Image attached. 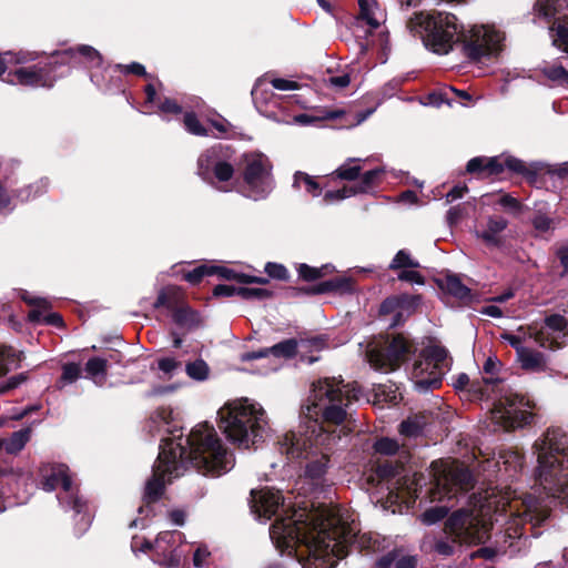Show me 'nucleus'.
Masks as SVG:
<instances>
[{
  "instance_id": "nucleus-6",
  "label": "nucleus",
  "mask_w": 568,
  "mask_h": 568,
  "mask_svg": "<svg viewBox=\"0 0 568 568\" xmlns=\"http://www.w3.org/2000/svg\"><path fill=\"white\" fill-rule=\"evenodd\" d=\"M219 426L231 442L250 448L263 438L267 420L263 407L245 398L220 408Z\"/></svg>"
},
{
  "instance_id": "nucleus-20",
  "label": "nucleus",
  "mask_w": 568,
  "mask_h": 568,
  "mask_svg": "<svg viewBox=\"0 0 568 568\" xmlns=\"http://www.w3.org/2000/svg\"><path fill=\"white\" fill-rule=\"evenodd\" d=\"M10 83H19L32 88L52 87L54 78L45 67L19 68L13 73H9Z\"/></svg>"
},
{
  "instance_id": "nucleus-48",
  "label": "nucleus",
  "mask_w": 568,
  "mask_h": 568,
  "mask_svg": "<svg viewBox=\"0 0 568 568\" xmlns=\"http://www.w3.org/2000/svg\"><path fill=\"white\" fill-rule=\"evenodd\" d=\"M448 513L447 506H434L422 515V521L426 525H433L443 519Z\"/></svg>"
},
{
  "instance_id": "nucleus-5",
  "label": "nucleus",
  "mask_w": 568,
  "mask_h": 568,
  "mask_svg": "<svg viewBox=\"0 0 568 568\" xmlns=\"http://www.w3.org/2000/svg\"><path fill=\"white\" fill-rule=\"evenodd\" d=\"M534 448L539 484L568 507V435L559 427L548 428Z\"/></svg>"
},
{
  "instance_id": "nucleus-10",
  "label": "nucleus",
  "mask_w": 568,
  "mask_h": 568,
  "mask_svg": "<svg viewBox=\"0 0 568 568\" xmlns=\"http://www.w3.org/2000/svg\"><path fill=\"white\" fill-rule=\"evenodd\" d=\"M452 359L448 352L438 345L426 347L415 361L410 379L420 392L437 388L444 374L449 371Z\"/></svg>"
},
{
  "instance_id": "nucleus-25",
  "label": "nucleus",
  "mask_w": 568,
  "mask_h": 568,
  "mask_svg": "<svg viewBox=\"0 0 568 568\" xmlns=\"http://www.w3.org/2000/svg\"><path fill=\"white\" fill-rule=\"evenodd\" d=\"M23 300L29 304L34 305L36 308L30 311L29 318L32 322H45L51 325L60 326L62 325V317L58 313L44 314L47 308L49 307V303L44 298L32 297L27 298L23 296Z\"/></svg>"
},
{
  "instance_id": "nucleus-19",
  "label": "nucleus",
  "mask_w": 568,
  "mask_h": 568,
  "mask_svg": "<svg viewBox=\"0 0 568 568\" xmlns=\"http://www.w3.org/2000/svg\"><path fill=\"white\" fill-rule=\"evenodd\" d=\"M252 510L258 517L270 519L275 515L281 506H284V498L278 490L263 488L252 490Z\"/></svg>"
},
{
  "instance_id": "nucleus-31",
  "label": "nucleus",
  "mask_w": 568,
  "mask_h": 568,
  "mask_svg": "<svg viewBox=\"0 0 568 568\" xmlns=\"http://www.w3.org/2000/svg\"><path fill=\"white\" fill-rule=\"evenodd\" d=\"M442 287L459 300H467L470 296V290L456 275H447L442 282Z\"/></svg>"
},
{
  "instance_id": "nucleus-9",
  "label": "nucleus",
  "mask_w": 568,
  "mask_h": 568,
  "mask_svg": "<svg viewBox=\"0 0 568 568\" xmlns=\"http://www.w3.org/2000/svg\"><path fill=\"white\" fill-rule=\"evenodd\" d=\"M415 352L413 343L403 334L381 337L367 347L369 365L379 372L396 371Z\"/></svg>"
},
{
  "instance_id": "nucleus-56",
  "label": "nucleus",
  "mask_w": 568,
  "mask_h": 568,
  "mask_svg": "<svg viewBox=\"0 0 568 568\" xmlns=\"http://www.w3.org/2000/svg\"><path fill=\"white\" fill-rule=\"evenodd\" d=\"M398 280L423 285L424 276L415 268L398 270Z\"/></svg>"
},
{
  "instance_id": "nucleus-41",
  "label": "nucleus",
  "mask_w": 568,
  "mask_h": 568,
  "mask_svg": "<svg viewBox=\"0 0 568 568\" xmlns=\"http://www.w3.org/2000/svg\"><path fill=\"white\" fill-rule=\"evenodd\" d=\"M334 267L329 264L323 265L321 267H312L308 266L307 264H300L297 272L303 280L315 281L332 273Z\"/></svg>"
},
{
  "instance_id": "nucleus-51",
  "label": "nucleus",
  "mask_w": 568,
  "mask_h": 568,
  "mask_svg": "<svg viewBox=\"0 0 568 568\" xmlns=\"http://www.w3.org/2000/svg\"><path fill=\"white\" fill-rule=\"evenodd\" d=\"M399 433L407 437H415L420 433V424L415 418H408L402 422Z\"/></svg>"
},
{
  "instance_id": "nucleus-29",
  "label": "nucleus",
  "mask_w": 568,
  "mask_h": 568,
  "mask_svg": "<svg viewBox=\"0 0 568 568\" xmlns=\"http://www.w3.org/2000/svg\"><path fill=\"white\" fill-rule=\"evenodd\" d=\"M353 290V282L351 278L339 277L320 283L312 290L314 294H322L326 292H351Z\"/></svg>"
},
{
  "instance_id": "nucleus-28",
  "label": "nucleus",
  "mask_w": 568,
  "mask_h": 568,
  "mask_svg": "<svg viewBox=\"0 0 568 568\" xmlns=\"http://www.w3.org/2000/svg\"><path fill=\"white\" fill-rule=\"evenodd\" d=\"M507 221L503 217H490L485 230L478 232V236L487 245H498L500 243V233L506 229Z\"/></svg>"
},
{
  "instance_id": "nucleus-27",
  "label": "nucleus",
  "mask_w": 568,
  "mask_h": 568,
  "mask_svg": "<svg viewBox=\"0 0 568 568\" xmlns=\"http://www.w3.org/2000/svg\"><path fill=\"white\" fill-rule=\"evenodd\" d=\"M485 170L488 174H498L503 172L504 168L514 172H524L525 163L518 159L507 156L505 159L499 156L485 158Z\"/></svg>"
},
{
  "instance_id": "nucleus-21",
  "label": "nucleus",
  "mask_w": 568,
  "mask_h": 568,
  "mask_svg": "<svg viewBox=\"0 0 568 568\" xmlns=\"http://www.w3.org/2000/svg\"><path fill=\"white\" fill-rule=\"evenodd\" d=\"M381 173H382V171L378 169L367 171L363 174L361 183L357 187L344 186L343 189L337 190V191H328L324 195V201L326 203H332L334 201L344 200V199L355 195L357 193L368 192L373 187V185L376 183Z\"/></svg>"
},
{
  "instance_id": "nucleus-11",
  "label": "nucleus",
  "mask_w": 568,
  "mask_h": 568,
  "mask_svg": "<svg viewBox=\"0 0 568 568\" xmlns=\"http://www.w3.org/2000/svg\"><path fill=\"white\" fill-rule=\"evenodd\" d=\"M432 477L434 487L429 489L432 501L452 497L458 490L470 487L473 476L469 469L457 460H437L432 464Z\"/></svg>"
},
{
  "instance_id": "nucleus-47",
  "label": "nucleus",
  "mask_w": 568,
  "mask_h": 568,
  "mask_svg": "<svg viewBox=\"0 0 568 568\" xmlns=\"http://www.w3.org/2000/svg\"><path fill=\"white\" fill-rule=\"evenodd\" d=\"M374 449L381 455H394L399 449V445L395 439L383 437L374 444Z\"/></svg>"
},
{
  "instance_id": "nucleus-24",
  "label": "nucleus",
  "mask_w": 568,
  "mask_h": 568,
  "mask_svg": "<svg viewBox=\"0 0 568 568\" xmlns=\"http://www.w3.org/2000/svg\"><path fill=\"white\" fill-rule=\"evenodd\" d=\"M358 20L371 29H377L385 21V13L376 0H359Z\"/></svg>"
},
{
  "instance_id": "nucleus-38",
  "label": "nucleus",
  "mask_w": 568,
  "mask_h": 568,
  "mask_svg": "<svg viewBox=\"0 0 568 568\" xmlns=\"http://www.w3.org/2000/svg\"><path fill=\"white\" fill-rule=\"evenodd\" d=\"M293 186L296 189H305L307 193H310L313 196H318L322 189L320 184L316 182V180L304 173V172H296L294 175V182Z\"/></svg>"
},
{
  "instance_id": "nucleus-2",
  "label": "nucleus",
  "mask_w": 568,
  "mask_h": 568,
  "mask_svg": "<svg viewBox=\"0 0 568 568\" xmlns=\"http://www.w3.org/2000/svg\"><path fill=\"white\" fill-rule=\"evenodd\" d=\"M361 389L356 383L344 384L335 378H322L313 383L305 422L298 433H287L278 442L280 452L291 462L305 464L310 478H321L329 463L335 444L329 425H339L346 417V407L358 399Z\"/></svg>"
},
{
  "instance_id": "nucleus-58",
  "label": "nucleus",
  "mask_w": 568,
  "mask_h": 568,
  "mask_svg": "<svg viewBox=\"0 0 568 568\" xmlns=\"http://www.w3.org/2000/svg\"><path fill=\"white\" fill-rule=\"evenodd\" d=\"M179 366L180 363L172 357H164L158 361L159 369L168 375H171Z\"/></svg>"
},
{
  "instance_id": "nucleus-12",
  "label": "nucleus",
  "mask_w": 568,
  "mask_h": 568,
  "mask_svg": "<svg viewBox=\"0 0 568 568\" xmlns=\"http://www.w3.org/2000/svg\"><path fill=\"white\" fill-rule=\"evenodd\" d=\"M505 34L489 24L474 26L465 32L463 49L473 60L497 58L504 50Z\"/></svg>"
},
{
  "instance_id": "nucleus-33",
  "label": "nucleus",
  "mask_w": 568,
  "mask_h": 568,
  "mask_svg": "<svg viewBox=\"0 0 568 568\" xmlns=\"http://www.w3.org/2000/svg\"><path fill=\"white\" fill-rule=\"evenodd\" d=\"M454 93L463 99L469 100V95L464 91L455 90L452 87L435 91L427 97V103L434 106L450 104V94Z\"/></svg>"
},
{
  "instance_id": "nucleus-62",
  "label": "nucleus",
  "mask_w": 568,
  "mask_h": 568,
  "mask_svg": "<svg viewBox=\"0 0 568 568\" xmlns=\"http://www.w3.org/2000/svg\"><path fill=\"white\" fill-rule=\"evenodd\" d=\"M209 556H210V552L205 547H199L195 550L194 556H193L194 566L202 567L206 562V559L209 558Z\"/></svg>"
},
{
  "instance_id": "nucleus-45",
  "label": "nucleus",
  "mask_w": 568,
  "mask_h": 568,
  "mask_svg": "<svg viewBox=\"0 0 568 568\" xmlns=\"http://www.w3.org/2000/svg\"><path fill=\"white\" fill-rule=\"evenodd\" d=\"M181 290L175 286H170L161 291L155 302V307L166 306L173 307L181 296Z\"/></svg>"
},
{
  "instance_id": "nucleus-3",
  "label": "nucleus",
  "mask_w": 568,
  "mask_h": 568,
  "mask_svg": "<svg viewBox=\"0 0 568 568\" xmlns=\"http://www.w3.org/2000/svg\"><path fill=\"white\" fill-rule=\"evenodd\" d=\"M151 430L170 433L173 437L162 439L153 476L145 485L144 499L156 500L166 483L181 475V469L191 463L199 471L220 476L234 464L233 456L222 444L213 426L207 423L196 425L186 439L178 432L175 415L170 407L158 408L150 418Z\"/></svg>"
},
{
  "instance_id": "nucleus-26",
  "label": "nucleus",
  "mask_w": 568,
  "mask_h": 568,
  "mask_svg": "<svg viewBox=\"0 0 568 568\" xmlns=\"http://www.w3.org/2000/svg\"><path fill=\"white\" fill-rule=\"evenodd\" d=\"M517 362L524 371L538 373L547 368L545 356L540 352L530 348L519 349Z\"/></svg>"
},
{
  "instance_id": "nucleus-64",
  "label": "nucleus",
  "mask_w": 568,
  "mask_h": 568,
  "mask_svg": "<svg viewBox=\"0 0 568 568\" xmlns=\"http://www.w3.org/2000/svg\"><path fill=\"white\" fill-rule=\"evenodd\" d=\"M212 126L217 131V136L223 138L226 136L230 131V123L222 119V120H212L211 121Z\"/></svg>"
},
{
  "instance_id": "nucleus-32",
  "label": "nucleus",
  "mask_w": 568,
  "mask_h": 568,
  "mask_svg": "<svg viewBox=\"0 0 568 568\" xmlns=\"http://www.w3.org/2000/svg\"><path fill=\"white\" fill-rule=\"evenodd\" d=\"M174 322L185 328H192L201 323L200 315L189 306H179L173 314Z\"/></svg>"
},
{
  "instance_id": "nucleus-49",
  "label": "nucleus",
  "mask_w": 568,
  "mask_h": 568,
  "mask_svg": "<svg viewBox=\"0 0 568 568\" xmlns=\"http://www.w3.org/2000/svg\"><path fill=\"white\" fill-rule=\"evenodd\" d=\"M184 125H185V129L194 135H207L209 134L207 130L200 123V121L196 119V116L191 112L185 113Z\"/></svg>"
},
{
  "instance_id": "nucleus-17",
  "label": "nucleus",
  "mask_w": 568,
  "mask_h": 568,
  "mask_svg": "<svg viewBox=\"0 0 568 568\" xmlns=\"http://www.w3.org/2000/svg\"><path fill=\"white\" fill-rule=\"evenodd\" d=\"M524 465L523 455L513 449H501L498 453L497 459H486L483 465V471H495L493 468H496V473L500 474L504 477H513L517 474Z\"/></svg>"
},
{
  "instance_id": "nucleus-57",
  "label": "nucleus",
  "mask_w": 568,
  "mask_h": 568,
  "mask_svg": "<svg viewBox=\"0 0 568 568\" xmlns=\"http://www.w3.org/2000/svg\"><path fill=\"white\" fill-rule=\"evenodd\" d=\"M80 373H81V368L78 364H74V363L65 364L63 366L61 379L64 383H72L78 379V377L80 376Z\"/></svg>"
},
{
  "instance_id": "nucleus-42",
  "label": "nucleus",
  "mask_w": 568,
  "mask_h": 568,
  "mask_svg": "<svg viewBox=\"0 0 568 568\" xmlns=\"http://www.w3.org/2000/svg\"><path fill=\"white\" fill-rule=\"evenodd\" d=\"M417 267H419V263L406 250L398 251L389 264V268L393 271Z\"/></svg>"
},
{
  "instance_id": "nucleus-59",
  "label": "nucleus",
  "mask_w": 568,
  "mask_h": 568,
  "mask_svg": "<svg viewBox=\"0 0 568 568\" xmlns=\"http://www.w3.org/2000/svg\"><path fill=\"white\" fill-rule=\"evenodd\" d=\"M158 109L163 113L179 114L182 112V108L171 99H164L158 104Z\"/></svg>"
},
{
  "instance_id": "nucleus-22",
  "label": "nucleus",
  "mask_w": 568,
  "mask_h": 568,
  "mask_svg": "<svg viewBox=\"0 0 568 568\" xmlns=\"http://www.w3.org/2000/svg\"><path fill=\"white\" fill-rule=\"evenodd\" d=\"M501 369V362L496 356L487 357L486 362L483 365V372L486 375L483 377V385L478 382H473L471 389L477 394L480 398L485 396H489V387L495 386L500 382L498 374Z\"/></svg>"
},
{
  "instance_id": "nucleus-54",
  "label": "nucleus",
  "mask_w": 568,
  "mask_h": 568,
  "mask_svg": "<svg viewBox=\"0 0 568 568\" xmlns=\"http://www.w3.org/2000/svg\"><path fill=\"white\" fill-rule=\"evenodd\" d=\"M532 225L536 232L545 234L554 229V220L546 215L538 214L534 217Z\"/></svg>"
},
{
  "instance_id": "nucleus-52",
  "label": "nucleus",
  "mask_w": 568,
  "mask_h": 568,
  "mask_svg": "<svg viewBox=\"0 0 568 568\" xmlns=\"http://www.w3.org/2000/svg\"><path fill=\"white\" fill-rule=\"evenodd\" d=\"M234 173V169L230 163L217 162L214 165V175L220 182L229 181Z\"/></svg>"
},
{
  "instance_id": "nucleus-30",
  "label": "nucleus",
  "mask_w": 568,
  "mask_h": 568,
  "mask_svg": "<svg viewBox=\"0 0 568 568\" xmlns=\"http://www.w3.org/2000/svg\"><path fill=\"white\" fill-rule=\"evenodd\" d=\"M419 302V297L418 296H413V297H409V296H402V297H390V298H387L386 301H384V303L382 304V312L383 313H388V312H395L397 311L396 313V316H400L402 315V311L406 308V306H416Z\"/></svg>"
},
{
  "instance_id": "nucleus-4",
  "label": "nucleus",
  "mask_w": 568,
  "mask_h": 568,
  "mask_svg": "<svg viewBox=\"0 0 568 568\" xmlns=\"http://www.w3.org/2000/svg\"><path fill=\"white\" fill-rule=\"evenodd\" d=\"M486 503L478 510H458L454 513L445 525V532L452 540L439 539L434 550L442 556L454 554L456 544H479L489 537L494 524L505 527L510 538L520 537L524 526L531 525L536 529L544 523L550 513L549 504L545 499L530 495L517 496L516 491L490 489L485 496Z\"/></svg>"
},
{
  "instance_id": "nucleus-60",
  "label": "nucleus",
  "mask_w": 568,
  "mask_h": 568,
  "mask_svg": "<svg viewBox=\"0 0 568 568\" xmlns=\"http://www.w3.org/2000/svg\"><path fill=\"white\" fill-rule=\"evenodd\" d=\"M265 271L271 277L278 280H283L287 275L286 268L280 264L268 263Z\"/></svg>"
},
{
  "instance_id": "nucleus-39",
  "label": "nucleus",
  "mask_w": 568,
  "mask_h": 568,
  "mask_svg": "<svg viewBox=\"0 0 568 568\" xmlns=\"http://www.w3.org/2000/svg\"><path fill=\"white\" fill-rule=\"evenodd\" d=\"M19 361L20 357L12 347L0 345V376L16 368Z\"/></svg>"
},
{
  "instance_id": "nucleus-35",
  "label": "nucleus",
  "mask_w": 568,
  "mask_h": 568,
  "mask_svg": "<svg viewBox=\"0 0 568 568\" xmlns=\"http://www.w3.org/2000/svg\"><path fill=\"white\" fill-rule=\"evenodd\" d=\"M30 437H31L30 428H26V429L16 432L11 435V437L9 439L4 440V449L9 454H17L26 446V444L29 442Z\"/></svg>"
},
{
  "instance_id": "nucleus-7",
  "label": "nucleus",
  "mask_w": 568,
  "mask_h": 568,
  "mask_svg": "<svg viewBox=\"0 0 568 568\" xmlns=\"http://www.w3.org/2000/svg\"><path fill=\"white\" fill-rule=\"evenodd\" d=\"M409 27H419L425 45L439 54L448 53L457 42L463 43L465 36L458 19L448 12H419L409 21Z\"/></svg>"
},
{
  "instance_id": "nucleus-40",
  "label": "nucleus",
  "mask_w": 568,
  "mask_h": 568,
  "mask_svg": "<svg viewBox=\"0 0 568 568\" xmlns=\"http://www.w3.org/2000/svg\"><path fill=\"white\" fill-rule=\"evenodd\" d=\"M359 161V159H348L335 170L334 174L341 180L353 181L357 179L362 170L358 164Z\"/></svg>"
},
{
  "instance_id": "nucleus-37",
  "label": "nucleus",
  "mask_w": 568,
  "mask_h": 568,
  "mask_svg": "<svg viewBox=\"0 0 568 568\" xmlns=\"http://www.w3.org/2000/svg\"><path fill=\"white\" fill-rule=\"evenodd\" d=\"M210 266H211V275L216 274L222 278L236 280L242 283H251V282L265 283L266 282V280H264V278H257V277H252V276L244 275V274H237L234 271H232L227 267H224V266H219V265H210Z\"/></svg>"
},
{
  "instance_id": "nucleus-1",
  "label": "nucleus",
  "mask_w": 568,
  "mask_h": 568,
  "mask_svg": "<svg viewBox=\"0 0 568 568\" xmlns=\"http://www.w3.org/2000/svg\"><path fill=\"white\" fill-rule=\"evenodd\" d=\"M274 544L290 554L304 547L303 568H334L347 555L348 547L377 549L371 532H361L355 514L338 506L294 511L291 518L276 520L270 530Z\"/></svg>"
},
{
  "instance_id": "nucleus-14",
  "label": "nucleus",
  "mask_w": 568,
  "mask_h": 568,
  "mask_svg": "<svg viewBox=\"0 0 568 568\" xmlns=\"http://www.w3.org/2000/svg\"><path fill=\"white\" fill-rule=\"evenodd\" d=\"M529 336L541 347H561L568 342V318L559 314L550 315L540 327H529Z\"/></svg>"
},
{
  "instance_id": "nucleus-15",
  "label": "nucleus",
  "mask_w": 568,
  "mask_h": 568,
  "mask_svg": "<svg viewBox=\"0 0 568 568\" xmlns=\"http://www.w3.org/2000/svg\"><path fill=\"white\" fill-rule=\"evenodd\" d=\"M42 477V488L47 491L54 490L62 486L67 496V503L77 511L82 510L83 504L72 488V481L69 476V468L65 465H44L40 469Z\"/></svg>"
},
{
  "instance_id": "nucleus-16",
  "label": "nucleus",
  "mask_w": 568,
  "mask_h": 568,
  "mask_svg": "<svg viewBox=\"0 0 568 568\" xmlns=\"http://www.w3.org/2000/svg\"><path fill=\"white\" fill-rule=\"evenodd\" d=\"M181 542L182 534L180 531H163L159 534L153 546L145 541L143 550L153 548L156 562L166 567H176L183 555L179 549Z\"/></svg>"
},
{
  "instance_id": "nucleus-53",
  "label": "nucleus",
  "mask_w": 568,
  "mask_h": 568,
  "mask_svg": "<svg viewBox=\"0 0 568 568\" xmlns=\"http://www.w3.org/2000/svg\"><path fill=\"white\" fill-rule=\"evenodd\" d=\"M206 275H211V266L209 264H203L186 273L184 278L191 284H196Z\"/></svg>"
},
{
  "instance_id": "nucleus-43",
  "label": "nucleus",
  "mask_w": 568,
  "mask_h": 568,
  "mask_svg": "<svg viewBox=\"0 0 568 568\" xmlns=\"http://www.w3.org/2000/svg\"><path fill=\"white\" fill-rule=\"evenodd\" d=\"M185 372L190 378L201 382L209 377L210 368L203 359H196L186 364Z\"/></svg>"
},
{
  "instance_id": "nucleus-13",
  "label": "nucleus",
  "mask_w": 568,
  "mask_h": 568,
  "mask_svg": "<svg viewBox=\"0 0 568 568\" xmlns=\"http://www.w3.org/2000/svg\"><path fill=\"white\" fill-rule=\"evenodd\" d=\"M244 161L245 196L253 200L266 196L272 190L268 159L263 154L251 153L245 155Z\"/></svg>"
},
{
  "instance_id": "nucleus-18",
  "label": "nucleus",
  "mask_w": 568,
  "mask_h": 568,
  "mask_svg": "<svg viewBox=\"0 0 568 568\" xmlns=\"http://www.w3.org/2000/svg\"><path fill=\"white\" fill-rule=\"evenodd\" d=\"M424 481L423 475L415 474L413 477H402L389 488L388 501L404 504L409 508L417 498V491Z\"/></svg>"
},
{
  "instance_id": "nucleus-50",
  "label": "nucleus",
  "mask_w": 568,
  "mask_h": 568,
  "mask_svg": "<svg viewBox=\"0 0 568 568\" xmlns=\"http://www.w3.org/2000/svg\"><path fill=\"white\" fill-rule=\"evenodd\" d=\"M237 295L242 296L245 300H264L271 296V293L264 288L240 287L237 290Z\"/></svg>"
},
{
  "instance_id": "nucleus-34",
  "label": "nucleus",
  "mask_w": 568,
  "mask_h": 568,
  "mask_svg": "<svg viewBox=\"0 0 568 568\" xmlns=\"http://www.w3.org/2000/svg\"><path fill=\"white\" fill-rule=\"evenodd\" d=\"M542 75L550 82L559 85L568 84V71L560 64L546 63L540 69Z\"/></svg>"
},
{
  "instance_id": "nucleus-36",
  "label": "nucleus",
  "mask_w": 568,
  "mask_h": 568,
  "mask_svg": "<svg viewBox=\"0 0 568 568\" xmlns=\"http://www.w3.org/2000/svg\"><path fill=\"white\" fill-rule=\"evenodd\" d=\"M87 374L95 384H102L105 378L106 361L101 357L90 358L85 364Z\"/></svg>"
},
{
  "instance_id": "nucleus-61",
  "label": "nucleus",
  "mask_w": 568,
  "mask_h": 568,
  "mask_svg": "<svg viewBox=\"0 0 568 568\" xmlns=\"http://www.w3.org/2000/svg\"><path fill=\"white\" fill-rule=\"evenodd\" d=\"M484 161L485 158L483 156L471 159L467 164V171L469 173L486 172Z\"/></svg>"
},
{
  "instance_id": "nucleus-44",
  "label": "nucleus",
  "mask_w": 568,
  "mask_h": 568,
  "mask_svg": "<svg viewBox=\"0 0 568 568\" xmlns=\"http://www.w3.org/2000/svg\"><path fill=\"white\" fill-rule=\"evenodd\" d=\"M551 30L555 31L552 36L554 44L558 49L568 52V19L559 22L556 29L552 28Z\"/></svg>"
},
{
  "instance_id": "nucleus-23",
  "label": "nucleus",
  "mask_w": 568,
  "mask_h": 568,
  "mask_svg": "<svg viewBox=\"0 0 568 568\" xmlns=\"http://www.w3.org/2000/svg\"><path fill=\"white\" fill-rule=\"evenodd\" d=\"M297 342L294 338L283 341L270 348L262 349L260 352H248L242 355V361H253L265 358L272 355L274 358H291L296 354Z\"/></svg>"
},
{
  "instance_id": "nucleus-55",
  "label": "nucleus",
  "mask_w": 568,
  "mask_h": 568,
  "mask_svg": "<svg viewBox=\"0 0 568 568\" xmlns=\"http://www.w3.org/2000/svg\"><path fill=\"white\" fill-rule=\"evenodd\" d=\"M558 0H539L536 3V10L545 18H551L556 13Z\"/></svg>"
},
{
  "instance_id": "nucleus-8",
  "label": "nucleus",
  "mask_w": 568,
  "mask_h": 568,
  "mask_svg": "<svg viewBox=\"0 0 568 568\" xmlns=\"http://www.w3.org/2000/svg\"><path fill=\"white\" fill-rule=\"evenodd\" d=\"M537 404L527 395L506 390L490 410V419L496 429L506 432L530 425Z\"/></svg>"
},
{
  "instance_id": "nucleus-46",
  "label": "nucleus",
  "mask_w": 568,
  "mask_h": 568,
  "mask_svg": "<svg viewBox=\"0 0 568 568\" xmlns=\"http://www.w3.org/2000/svg\"><path fill=\"white\" fill-rule=\"evenodd\" d=\"M78 52L81 54L88 62L91 63V65L98 67L102 62V58L100 53L90 45H80L77 49H71L69 51H65V54H73V52Z\"/></svg>"
},
{
  "instance_id": "nucleus-63",
  "label": "nucleus",
  "mask_w": 568,
  "mask_h": 568,
  "mask_svg": "<svg viewBox=\"0 0 568 568\" xmlns=\"http://www.w3.org/2000/svg\"><path fill=\"white\" fill-rule=\"evenodd\" d=\"M272 85L282 91L286 90H295L297 89V83L294 81L285 80V79H273L271 81Z\"/></svg>"
}]
</instances>
